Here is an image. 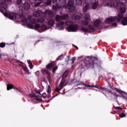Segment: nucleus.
Here are the masks:
<instances>
[{"mask_svg": "<svg viewBox=\"0 0 127 127\" xmlns=\"http://www.w3.org/2000/svg\"><path fill=\"white\" fill-rule=\"evenodd\" d=\"M117 6H120V12L118 14L117 16L110 17L106 19V22L109 23L110 22H113V21H116V22H120L122 18L124 17V13H126V7H122L123 3L121 2H118L117 3Z\"/></svg>", "mask_w": 127, "mask_h": 127, "instance_id": "obj_1", "label": "nucleus"}, {"mask_svg": "<svg viewBox=\"0 0 127 127\" xmlns=\"http://www.w3.org/2000/svg\"><path fill=\"white\" fill-rule=\"evenodd\" d=\"M100 63L98 58L96 57H91L89 60H85L81 64V69L84 68H87V69H93L94 68L95 65H98V64Z\"/></svg>", "mask_w": 127, "mask_h": 127, "instance_id": "obj_2", "label": "nucleus"}, {"mask_svg": "<svg viewBox=\"0 0 127 127\" xmlns=\"http://www.w3.org/2000/svg\"><path fill=\"white\" fill-rule=\"evenodd\" d=\"M64 24L66 25H68L66 28L68 32H75V31L77 30L79 28V25H78V24H74V22L70 20H67L65 22L60 21L58 23V25H59V26H61V25H64Z\"/></svg>", "mask_w": 127, "mask_h": 127, "instance_id": "obj_3", "label": "nucleus"}, {"mask_svg": "<svg viewBox=\"0 0 127 127\" xmlns=\"http://www.w3.org/2000/svg\"><path fill=\"white\" fill-rule=\"evenodd\" d=\"M0 11L3 14V15L5 16L7 18L9 19H19V17L22 16V14H17L16 13H9L6 12V9L5 8H2L0 9Z\"/></svg>", "mask_w": 127, "mask_h": 127, "instance_id": "obj_4", "label": "nucleus"}, {"mask_svg": "<svg viewBox=\"0 0 127 127\" xmlns=\"http://www.w3.org/2000/svg\"><path fill=\"white\" fill-rule=\"evenodd\" d=\"M22 14L23 15L21 17H19V18H21L22 22H24L27 24L28 28H30L31 29H33L34 28V26L33 24H35V23H37V20L36 19H32L29 22H27V18L23 15V13H21L20 14Z\"/></svg>", "mask_w": 127, "mask_h": 127, "instance_id": "obj_5", "label": "nucleus"}, {"mask_svg": "<svg viewBox=\"0 0 127 127\" xmlns=\"http://www.w3.org/2000/svg\"><path fill=\"white\" fill-rule=\"evenodd\" d=\"M66 5V0H60L55 5H53V9L54 11H57L58 8H62Z\"/></svg>", "mask_w": 127, "mask_h": 127, "instance_id": "obj_6", "label": "nucleus"}, {"mask_svg": "<svg viewBox=\"0 0 127 127\" xmlns=\"http://www.w3.org/2000/svg\"><path fill=\"white\" fill-rule=\"evenodd\" d=\"M16 4H23V7L24 9H29L30 8V4L25 2V0H14Z\"/></svg>", "mask_w": 127, "mask_h": 127, "instance_id": "obj_7", "label": "nucleus"}, {"mask_svg": "<svg viewBox=\"0 0 127 127\" xmlns=\"http://www.w3.org/2000/svg\"><path fill=\"white\" fill-rule=\"evenodd\" d=\"M63 7H66V8L69 9V11H74L75 8L74 6V1H73V0H69L67 4H66L65 1V5Z\"/></svg>", "mask_w": 127, "mask_h": 127, "instance_id": "obj_8", "label": "nucleus"}, {"mask_svg": "<svg viewBox=\"0 0 127 127\" xmlns=\"http://www.w3.org/2000/svg\"><path fill=\"white\" fill-rule=\"evenodd\" d=\"M89 20H91V17L90 16V14L87 13L85 14V17L84 20L82 21V23L84 25H88Z\"/></svg>", "mask_w": 127, "mask_h": 127, "instance_id": "obj_9", "label": "nucleus"}, {"mask_svg": "<svg viewBox=\"0 0 127 127\" xmlns=\"http://www.w3.org/2000/svg\"><path fill=\"white\" fill-rule=\"evenodd\" d=\"M89 29H90V30H92V31H95V28H94V27H93V26L91 25H89L88 26V28H85L84 27H82L81 28V30H82V31H83V32H85V33L89 32Z\"/></svg>", "mask_w": 127, "mask_h": 127, "instance_id": "obj_10", "label": "nucleus"}, {"mask_svg": "<svg viewBox=\"0 0 127 127\" xmlns=\"http://www.w3.org/2000/svg\"><path fill=\"white\" fill-rule=\"evenodd\" d=\"M41 28V29H47V26L46 25L43 24L41 26L39 24H36L34 27L35 29H39V28Z\"/></svg>", "mask_w": 127, "mask_h": 127, "instance_id": "obj_11", "label": "nucleus"}, {"mask_svg": "<svg viewBox=\"0 0 127 127\" xmlns=\"http://www.w3.org/2000/svg\"><path fill=\"white\" fill-rule=\"evenodd\" d=\"M35 92L36 93L29 94V97L31 98H38V97H39V95H41L40 92L37 91H35Z\"/></svg>", "mask_w": 127, "mask_h": 127, "instance_id": "obj_12", "label": "nucleus"}, {"mask_svg": "<svg viewBox=\"0 0 127 127\" xmlns=\"http://www.w3.org/2000/svg\"><path fill=\"white\" fill-rule=\"evenodd\" d=\"M71 18L74 20H80V19L82 18V17H81V16L77 15L76 14H73L71 15Z\"/></svg>", "mask_w": 127, "mask_h": 127, "instance_id": "obj_13", "label": "nucleus"}, {"mask_svg": "<svg viewBox=\"0 0 127 127\" xmlns=\"http://www.w3.org/2000/svg\"><path fill=\"white\" fill-rule=\"evenodd\" d=\"M40 1H42L45 0L46 1V4L47 5H50L51 4V2H53V3H56L57 2V0H39Z\"/></svg>", "mask_w": 127, "mask_h": 127, "instance_id": "obj_14", "label": "nucleus"}, {"mask_svg": "<svg viewBox=\"0 0 127 127\" xmlns=\"http://www.w3.org/2000/svg\"><path fill=\"white\" fill-rule=\"evenodd\" d=\"M110 88L112 90H115V91H116V92H117L118 93L120 94V95H122V94H126V92L121 90L117 88L116 87H113L111 86Z\"/></svg>", "mask_w": 127, "mask_h": 127, "instance_id": "obj_15", "label": "nucleus"}, {"mask_svg": "<svg viewBox=\"0 0 127 127\" xmlns=\"http://www.w3.org/2000/svg\"><path fill=\"white\" fill-rule=\"evenodd\" d=\"M45 13L46 15H48L51 17H53L54 16V15L53 14V12H52L51 10H46L45 11Z\"/></svg>", "mask_w": 127, "mask_h": 127, "instance_id": "obj_16", "label": "nucleus"}, {"mask_svg": "<svg viewBox=\"0 0 127 127\" xmlns=\"http://www.w3.org/2000/svg\"><path fill=\"white\" fill-rule=\"evenodd\" d=\"M54 23H55V20L53 19H50L48 22V24L50 26H53V25H54Z\"/></svg>", "mask_w": 127, "mask_h": 127, "instance_id": "obj_17", "label": "nucleus"}, {"mask_svg": "<svg viewBox=\"0 0 127 127\" xmlns=\"http://www.w3.org/2000/svg\"><path fill=\"white\" fill-rule=\"evenodd\" d=\"M100 23H101V20H96L94 23V25L95 27L98 28V27H99V26H100Z\"/></svg>", "mask_w": 127, "mask_h": 127, "instance_id": "obj_18", "label": "nucleus"}, {"mask_svg": "<svg viewBox=\"0 0 127 127\" xmlns=\"http://www.w3.org/2000/svg\"><path fill=\"white\" fill-rule=\"evenodd\" d=\"M122 23L123 25H127V17H125L122 18Z\"/></svg>", "mask_w": 127, "mask_h": 127, "instance_id": "obj_19", "label": "nucleus"}, {"mask_svg": "<svg viewBox=\"0 0 127 127\" xmlns=\"http://www.w3.org/2000/svg\"><path fill=\"white\" fill-rule=\"evenodd\" d=\"M99 5V2L95 1L92 4V9H96Z\"/></svg>", "mask_w": 127, "mask_h": 127, "instance_id": "obj_20", "label": "nucleus"}, {"mask_svg": "<svg viewBox=\"0 0 127 127\" xmlns=\"http://www.w3.org/2000/svg\"><path fill=\"white\" fill-rule=\"evenodd\" d=\"M53 67H54V64L52 63H50L46 65V69L51 70V68H53Z\"/></svg>", "mask_w": 127, "mask_h": 127, "instance_id": "obj_21", "label": "nucleus"}, {"mask_svg": "<svg viewBox=\"0 0 127 127\" xmlns=\"http://www.w3.org/2000/svg\"><path fill=\"white\" fill-rule=\"evenodd\" d=\"M41 72L43 74V75H45V74H47V75H50L49 71H48V70L46 69H42L41 70Z\"/></svg>", "mask_w": 127, "mask_h": 127, "instance_id": "obj_22", "label": "nucleus"}, {"mask_svg": "<svg viewBox=\"0 0 127 127\" xmlns=\"http://www.w3.org/2000/svg\"><path fill=\"white\" fill-rule=\"evenodd\" d=\"M68 75H69V72L68 70L65 71L62 75V78L64 79L65 78H67L68 77Z\"/></svg>", "mask_w": 127, "mask_h": 127, "instance_id": "obj_23", "label": "nucleus"}, {"mask_svg": "<svg viewBox=\"0 0 127 127\" xmlns=\"http://www.w3.org/2000/svg\"><path fill=\"white\" fill-rule=\"evenodd\" d=\"M69 19V15L68 14H64L62 15V20H66Z\"/></svg>", "mask_w": 127, "mask_h": 127, "instance_id": "obj_24", "label": "nucleus"}, {"mask_svg": "<svg viewBox=\"0 0 127 127\" xmlns=\"http://www.w3.org/2000/svg\"><path fill=\"white\" fill-rule=\"evenodd\" d=\"M65 83V79L62 78L61 80V81L59 84L60 88H63V85H64V83Z\"/></svg>", "mask_w": 127, "mask_h": 127, "instance_id": "obj_25", "label": "nucleus"}, {"mask_svg": "<svg viewBox=\"0 0 127 127\" xmlns=\"http://www.w3.org/2000/svg\"><path fill=\"white\" fill-rule=\"evenodd\" d=\"M89 9V4H86V5L83 8L84 12H87V11Z\"/></svg>", "mask_w": 127, "mask_h": 127, "instance_id": "obj_26", "label": "nucleus"}, {"mask_svg": "<svg viewBox=\"0 0 127 127\" xmlns=\"http://www.w3.org/2000/svg\"><path fill=\"white\" fill-rule=\"evenodd\" d=\"M56 21H60L62 20V17L61 15H57L56 16Z\"/></svg>", "mask_w": 127, "mask_h": 127, "instance_id": "obj_27", "label": "nucleus"}, {"mask_svg": "<svg viewBox=\"0 0 127 127\" xmlns=\"http://www.w3.org/2000/svg\"><path fill=\"white\" fill-rule=\"evenodd\" d=\"M13 88V85L8 84L7 85V91H9V90H11Z\"/></svg>", "mask_w": 127, "mask_h": 127, "instance_id": "obj_28", "label": "nucleus"}, {"mask_svg": "<svg viewBox=\"0 0 127 127\" xmlns=\"http://www.w3.org/2000/svg\"><path fill=\"white\" fill-rule=\"evenodd\" d=\"M64 55H61V56H60L57 59H56V61H59L60 60H62V59H64Z\"/></svg>", "mask_w": 127, "mask_h": 127, "instance_id": "obj_29", "label": "nucleus"}, {"mask_svg": "<svg viewBox=\"0 0 127 127\" xmlns=\"http://www.w3.org/2000/svg\"><path fill=\"white\" fill-rule=\"evenodd\" d=\"M83 1L82 0H76V4L77 5H81Z\"/></svg>", "mask_w": 127, "mask_h": 127, "instance_id": "obj_30", "label": "nucleus"}, {"mask_svg": "<svg viewBox=\"0 0 127 127\" xmlns=\"http://www.w3.org/2000/svg\"><path fill=\"white\" fill-rule=\"evenodd\" d=\"M33 15L36 17H38L40 15V13H39V12L36 11L34 12Z\"/></svg>", "mask_w": 127, "mask_h": 127, "instance_id": "obj_31", "label": "nucleus"}, {"mask_svg": "<svg viewBox=\"0 0 127 127\" xmlns=\"http://www.w3.org/2000/svg\"><path fill=\"white\" fill-rule=\"evenodd\" d=\"M28 64H29V67L30 69H32L33 68V65L32 64V63L30 61H28Z\"/></svg>", "mask_w": 127, "mask_h": 127, "instance_id": "obj_32", "label": "nucleus"}, {"mask_svg": "<svg viewBox=\"0 0 127 127\" xmlns=\"http://www.w3.org/2000/svg\"><path fill=\"white\" fill-rule=\"evenodd\" d=\"M115 110H117V111L120 113V112H122V111H123V108L121 107H116Z\"/></svg>", "mask_w": 127, "mask_h": 127, "instance_id": "obj_33", "label": "nucleus"}, {"mask_svg": "<svg viewBox=\"0 0 127 127\" xmlns=\"http://www.w3.org/2000/svg\"><path fill=\"white\" fill-rule=\"evenodd\" d=\"M82 85H84V83L80 81H78L77 82V84L76 85V87H78V86H82Z\"/></svg>", "mask_w": 127, "mask_h": 127, "instance_id": "obj_34", "label": "nucleus"}, {"mask_svg": "<svg viewBox=\"0 0 127 127\" xmlns=\"http://www.w3.org/2000/svg\"><path fill=\"white\" fill-rule=\"evenodd\" d=\"M113 95L114 97V99H118V98H119V97H122L121 95H118L115 92H114V93H113Z\"/></svg>", "mask_w": 127, "mask_h": 127, "instance_id": "obj_35", "label": "nucleus"}, {"mask_svg": "<svg viewBox=\"0 0 127 127\" xmlns=\"http://www.w3.org/2000/svg\"><path fill=\"white\" fill-rule=\"evenodd\" d=\"M37 22H44V19L43 18H39L37 19Z\"/></svg>", "mask_w": 127, "mask_h": 127, "instance_id": "obj_36", "label": "nucleus"}, {"mask_svg": "<svg viewBox=\"0 0 127 127\" xmlns=\"http://www.w3.org/2000/svg\"><path fill=\"white\" fill-rule=\"evenodd\" d=\"M0 48H3L4 47H5V43L4 42L0 43Z\"/></svg>", "mask_w": 127, "mask_h": 127, "instance_id": "obj_37", "label": "nucleus"}, {"mask_svg": "<svg viewBox=\"0 0 127 127\" xmlns=\"http://www.w3.org/2000/svg\"><path fill=\"white\" fill-rule=\"evenodd\" d=\"M62 89H63V87H57L55 89V92H60V91H61V90H62Z\"/></svg>", "mask_w": 127, "mask_h": 127, "instance_id": "obj_38", "label": "nucleus"}, {"mask_svg": "<svg viewBox=\"0 0 127 127\" xmlns=\"http://www.w3.org/2000/svg\"><path fill=\"white\" fill-rule=\"evenodd\" d=\"M57 69H58V67H57V66H55L54 68H53L52 69V72L53 73H55V72L56 71V70H57Z\"/></svg>", "mask_w": 127, "mask_h": 127, "instance_id": "obj_39", "label": "nucleus"}, {"mask_svg": "<svg viewBox=\"0 0 127 127\" xmlns=\"http://www.w3.org/2000/svg\"><path fill=\"white\" fill-rule=\"evenodd\" d=\"M126 114L125 113H122L119 115V118H126Z\"/></svg>", "mask_w": 127, "mask_h": 127, "instance_id": "obj_40", "label": "nucleus"}, {"mask_svg": "<svg viewBox=\"0 0 127 127\" xmlns=\"http://www.w3.org/2000/svg\"><path fill=\"white\" fill-rule=\"evenodd\" d=\"M121 95V97H122V98H123V99H125V100H127V98L126 97V96L124 95H127V93L126 92V93H124Z\"/></svg>", "mask_w": 127, "mask_h": 127, "instance_id": "obj_41", "label": "nucleus"}, {"mask_svg": "<svg viewBox=\"0 0 127 127\" xmlns=\"http://www.w3.org/2000/svg\"><path fill=\"white\" fill-rule=\"evenodd\" d=\"M108 89L106 87H102L101 88V91H105V92H108Z\"/></svg>", "mask_w": 127, "mask_h": 127, "instance_id": "obj_42", "label": "nucleus"}, {"mask_svg": "<svg viewBox=\"0 0 127 127\" xmlns=\"http://www.w3.org/2000/svg\"><path fill=\"white\" fill-rule=\"evenodd\" d=\"M23 70L24 71H25V72H29V70H28V68L26 66H24L23 67Z\"/></svg>", "mask_w": 127, "mask_h": 127, "instance_id": "obj_43", "label": "nucleus"}, {"mask_svg": "<svg viewBox=\"0 0 127 127\" xmlns=\"http://www.w3.org/2000/svg\"><path fill=\"white\" fill-rule=\"evenodd\" d=\"M6 0H0V4L2 5L5 3Z\"/></svg>", "mask_w": 127, "mask_h": 127, "instance_id": "obj_44", "label": "nucleus"}, {"mask_svg": "<svg viewBox=\"0 0 127 127\" xmlns=\"http://www.w3.org/2000/svg\"><path fill=\"white\" fill-rule=\"evenodd\" d=\"M107 92H108V93H109V94H111V95H113L114 93H115V92H113V91H112L111 89H108V90Z\"/></svg>", "mask_w": 127, "mask_h": 127, "instance_id": "obj_45", "label": "nucleus"}, {"mask_svg": "<svg viewBox=\"0 0 127 127\" xmlns=\"http://www.w3.org/2000/svg\"><path fill=\"white\" fill-rule=\"evenodd\" d=\"M46 93H43L42 95V98H43L44 99H46Z\"/></svg>", "mask_w": 127, "mask_h": 127, "instance_id": "obj_46", "label": "nucleus"}, {"mask_svg": "<svg viewBox=\"0 0 127 127\" xmlns=\"http://www.w3.org/2000/svg\"><path fill=\"white\" fill-rule=\"evenodd\" d=\"M83 86H84L85 87H90V88H91V86H92L89 84H86L85 83H83Z\"/></svg>", "mask_w": 127, "mask_h": 127, "instance_id": "obj_47", "label": "nucleus"}, {"mask_svg": "<svg viewBox=\"0 0 127 127\" xmlns=\"http://www.w3.org/2000/svg\"><path fill=\"white\" fill-rule=\"evenodd\" d=\"M41 3L40 2H37V3H36L35 4V6H36V7H37V6H39V5H40Z\"/></svg>", "mask_w": 127, "mask_h": 127, "instance_id": "obj_48", "label": "nucleus"}, {"mask_svg": "<svg viewBox=\"0 0 127 127\" xmlns=\"http://www.w3.org/2000/svg\"><path fill=\"white\" fill-rule=\"evenodd\" d=\"M112 26H117V25H118V24H117V23L116 22H114L112 23Z\"/></svg>", "mask_w": 127, "mask_h": 127, "instance_id": "obj_49", "label": "nucleus"}, {"mask_svg": "<svg viewBox=\"0 0 127 127\" xmlns=\"http://www.w3.org/2000/svg\"><path fill=\"white\" fill-rule=\"evenodd\" d=\"M47 79H48L49 82H50V79H51V76H50V75H48V76H47Z\"/></svg>", "mask_w": 127, "mask_h": 127, "instance_id": "obj_50", "label": "nucleus"}, {"mask_svg": "<svg viewBox=\"0 0 127 127\" xmlns=\"http://www.w3.org/2000/svg\"><path fill=\"white\" fill-rule=\"evenodd\" d=\"M75 60H76V58L75 57H73L71 59V61H72V62H74Z\"/></svg>", "mask_w": 127, "mask_h": 127, "instance_id": "obj_51", "label": "nucleus"}, {"mask_svg": "<svg viewBox=\"0 0 127 127\" xmlns=\"http://www.w3.org/2000/svg\"><path fill=\"white\" fill-rule=\"evenodd\" d=\"M102 87L97 86V89H98L99 90H102Z\"/></svg>", "mask_w": 127, "mask_h": 127, "instance_id": "obj_52", "label": "nucleus"}, {"mask_svg": "<svg viewBox=\"0 0 127 127\" xmlns=\"http://www.w3.org/2000/svg\"><path fill=\"white\" fill-rule=\"evenodd\" d=\"M48 93H50L51 92V90L49 88L47 90Z\"/></svg>", "mask_w": 127, "mask_h": 127, "instance_id": "obj_53", "label": "nucleus"}, {"mask_svg": "<svg viewBox=\"0 0 127 127\" xmlns=\"http://www.w3.org/2000/svg\"><path fill=\"white\" fill-rule=\"evenodd\" d=\"M98 86L97 85H94V86H91V88H97Z\"/></svg>", "mask_w": 127, "mask_h": 127, "instance_id": "obj_54", "label": "nucleus"}, {"mask_svg": "<svg viewBox=\"0 0 127 127\" xmlns=\"http://www.w3.org/2000/svg\"><path fill=\"white\" fill-rule=\"evenodd\" d=\"M67 58L68 59L67 61H69V60L70 59V56H67Z\"/></svg>", "mask_w": 127, "mask_h": 127, "instance_id": "obj_55", "label": "nucleus"}, {"mask_svg": "<svg viewBox=\"0 0 127 127\" xmlns=\"http://www.w3.org/2000/svg\"><path fill=\"white\" fill-rule=\"evenodd\" d=\"M1 57H2V55L0 54V59H1Z\"/></svg>", "mask_w": 127, "mask_h": 127, "instance_id": "obj_56", "label": "nucleus"}, {"mask_svg": "<svg viewBox=\"0 0 127 127\" xmlns=\"http://www.w3.org/2000/svg\"><path fill=\"white\" fill-rule=\"evenodd\" d=\"M36 101H39L40 102V98H37Z\"/></svg>", "mask_w": 127, "mask_h": 127, "instance_id": "obj_57", "label": "nucleus"}, {"mask_svg": "<svg viewBox=\"0 0 127 127\" xmlns=\"http://www.w3.org/2000/svg\"><path fill=\"white\" fill-rule=\"evenodd\" d=\"M16 88H17L15 87H14V86H13V88H12V89H15V90L16 89Z\"/></svg>", "mask_w": 127, "mask_h": 127, "instance_id": "obj_58", "label": "nucleus"}, {"mask_svg": "<svg viewBox=\"0 0 127 127\" xmlns=\"http://www.w3.org/2000/svg\"><path fill=\"white\" fill-rule=\"evenodd\" d=\"M74 47H75L76 49H78V47H77L76 46L74 45Z\"/></svg>", "mask_w": 127, "mask_h": 127, "instance_id": "obj_59", "label": "nucleus"}, {"mask_svg": "<svg viewBox=\"0 0 127 127\" xmlns=\"http://www.w3.org/2000/svg\"><path fill=\"white\" fill-rule=\"evenodd\" d=\"M43 100L42 99H40V102H42Z\"/></svg>", "mask_w": 127, "mask_h": 127, "instance_id": "obj_60", "label": "nucleus"}, {"mask_svg": "<svg viewBox=\"0 0 127 127\" xmlns=\"http://www.w3.org/2000/svg\"><path fill=\"white\" fill-rule=\"evenodd\" d=\"M16 90H17V91H19V90L18 89V88H16Z\"/></svg>", "mask_w": 127, "mask_h": 127, "instance_id": "obj_61", "label": "nucleus"}, {"mask_svg": "<svg viewBox=\"0 0 127 127\" xmlns=\"http://www.w3.org/2000/svg\"><path fill=\"white\" fill-rule=\"evenodd\" d=\"M81 58H82V57H78V59H81Z\"/></svg>", "mask_w": 127, "mask_h": 127, "instance_id": "obj_62", "label": "nucleus"}, {"mask_svg": "<svg viewBox=\"0 0 127 127\" xmlns=\"http://www.w3.org/2000/svg\"><path fill=\"white\" fill-rule=\"evenodd\" d=\"M18 91L20 93H21V91L20 90H19Z\"/></svg>", "mask_w": 127, "mask_h": 127, "instance_id": "obj_63", "label": "nucleus"}, {"mask_svg": "<svg viewBox=\"0 0 127 127\" xmlns=\"http://www.w3.org/2000/svg\"><path fill=\"white\" fill-rule=\"evenodd\" d=\"M49 102H50V101L49 100L48 102V103H49Z\"/></svg>", "mask_w": 127, "mask_h": 127, "instance_id": "obj_64", "label": "nucleus"}]
</instances>
